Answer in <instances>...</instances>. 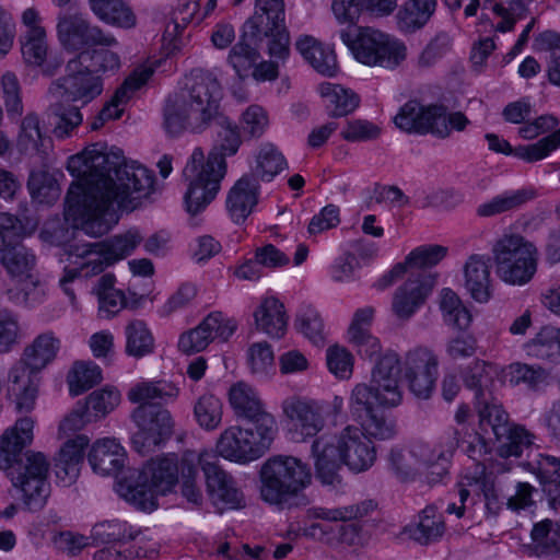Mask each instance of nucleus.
<instances>
[{
    "label": "nucleus",
    "instance_id": "63",
    "mask_svg": "<svg viewBox=\"0 0 560 560\" xmlns=\"http://www.w3.org/2000/svg\"><path fill=\"white\" fill-rule=\"evenodd\" d=\"M438 357L425 347H416L409 350L404 360L405 375L423 372H438Z\"/></svg>",
    "mask_w": 560,
    "mask_h": 560
},
{
    "label": "nucleus",
    "instance_id": "25",
    "mask_svg": "<svg viewBox=\"0 0 560 560\" xmlns=\"http://www.w3.org/2000/svg\"><path fill=\"white\" fill-rule=\"evenodd\" d=\"M247 36H262L284 24L283 0H256V11L245 22Z\"/></svg>",
    "mask_w": 560,
    "mask_h": 560
},
{
    "label": "nucleus",
    "instance_id": "30",
    "mask_svg": "<svg viewBox=\"0 0 560 560\" xmlns=\"http://www.w3.org/2000/svg\"><path fill=\"white\" fill-rule=\"evenodd\" d=\"M59 348L60 340L52 332L40 334L25 348L23 359L15 364H25L31 373L37 375L56 358Z\"/></svg>",
    "mask_w": 560,
    "mask_h": 560
},
{
    "label": "nucleus",
    "instance_id": "37",
    "mask_svg": "<svg viewBox=\"0 0 560 560\" xmlns=\"http://www.w3.org/2000/svg\"><path fill=\"white\" fill-rule=\"evenodd\" d=\"M509 383L524 385L534 393L542 392L550 384V372L541 365L513 362L506 369Z\"/></svg>",
    "mask_w": 560,
    "mask_h": 560
},
{
    "label": "nucleus",
    "instance_id": "22",
    "mask_svg": "<svg viewBox=\"0 0 560 560\" xmlns=\"http://www.w3.org/2000/svg\"><path fill=\"white\" fill-rule=\"evenodd\" d=\"M258 195L259 183L254 176L245 174L234 184L226 199V208L234 222L246 220L258 202Z\"/></svg>",
    "mask_w": 560,
    "mask_h": 560
},
{
    "label": "nucleus",
    "instance_id": "24",
    "mask_svg": "<svg viewBox=\"0 0 560 560\" xmlns=\"http://www.w3.org/2000/svg\"><path fill=\"white\" fill-rule=\"evenodd\" d=\"M126 453L115 439H102L94 443L89 453L92 469L102 475H116L125 465Z\"/></svg>",
    "mask_w": 560,
    "mask_h": 560
},
{
    "label": "nucleus",
    "instance_id": "57",
    "mask_svg": "<svg viewBox=\"0 0 560 560\" xmlns=\"http://www.w3.org/2000/svg\"><path fill=\"white\" fill-rule=\"evenodd\" d=\"M222 413L223 405L214 395H202L194 406V416L197 423L208 431H212L220 425Z\"/></svg>",
    "mask_w": 560,
    "mask_h": 560
},
{
    "label": "nucleus",
    "instance_id": "48",
    "mask_svg": "<svg viewBox=\"0 0 560 560\" xmlns=\"http://www.w3.org/2000/svg\"><path fill=\"white\" fill-rule=\"evenodd\" d=\"M479 427L486 434L492 433L494 439L506 432L512 423L509 413L495 399H480L478 402Z\"/></svg>",
    "mask_w": 560,
    "mask_h": 560
},
{
    "label": "nucleus",
    "instance_id": "60",
    "mask_svg": "<svg viewBox=\"0 0 560 560\" xmlns=\"http://www.w3.org/2000/svg\"><path fill=\"white\" fill-rule=\"evenodd\" d=\"M453 47V38L445 31L438 32L423 48L418 57L417 66L429 69L444 58Z\"/></svg>",
    "mask_w": 560,
    "mask_h": 560
},
{
    "label": "nucleus",
    "instance_id": "50",
    "mask_svg": "<svg viewBox=\"0 0 560 560\" xmlns=\"http://www.w3.org/2000/svg\"><path fill=\"white\" fill-rule=\"evenodd\" d=\"M319 93L328 101V108L332 117L347 116L360 103V98L354 92L328 82L319 85Z\"/></svg>",
    "mask_w": 560,
    "mask_h": 560
},
{
    "label": "nucleus",
    "instance_id": "1",
    "mask_svg": "<svg viewBox=\"0 0 560 560\" xmlns=\"http://www.w3.org/2000/svg\"><path fill=\"white\" fill-rule=\"evenodd\" d=\"M221 84L209 71H194L184 85L165 101L163 127L167 135L178 137L185 131L201 133L217 120L220 129L206 160L201 148L194 149L183 176L188 184L186 209L191 214L202 211L217 196L226 173L228 156L237 153L242 138L238 127L219 114Z\"/></svg>",
    "mask_w": 560,
    "mask_h": 560
},
{
    "label": "nucleus",
    "instance_id": "11",
    "mask_svg": "<svg viewBox=\"0 0 560 560\" xmlns=\"http://www.w3.org/2000/svg\"><path fill=\"white\" fill-rule=\"evenodd\" d=\"M57 35L66 50L81 51L84 47L117 45V39L105 33L101 27L92 25L81 13L67 12L59 14Z\"/></svg>",
    "mask_w": 560,
    "mask_h": 560
},
{
    "label": "nucleus",
    "instance_id": "55",
    "mask_svg": "<svg viewBox=\"0 0 560 560\" xmlns=\"http://www.w3.org/2000/svg\"><path fill=\"white\" fill-rule=\"evenodd\" d=\"M137 537V533L121 521H106L94 525L92 538L95 544H124Z\"/></svg>",
    "mask_w": 560,
    "mask_h": 560
},
{
    "label": "nucleus",
    "instance_id": "40",
    "mask_svg": "<svg viewBox=\"0 0 560 560\" xmlns=\"http://www.w3.org/2000/svg\"><path fill=\"white\" fill-rule=\"evenodd\" d=\"M535 439L524 425L511 423L505 433L494 439L497 454L502 458L520 457L534 445Z\"/></svg>",
    "mask_w": 560,
    "mask_h": 560
},
{
    "label": "nucleus",
    "instance_id": "2",
    "mask_svg": "<svg viewBox=\"0 0 560 560\" xmlns=\"http://www.w3.org/2000/svg\"><path fill=\"white\" fill-rule=\"evenodd\" d=\"M67 168L78 183L68 190L66 218L93 237L106 234L118 222V210L137 209L153 189L151 171L102 142L70 156Z\"/></svg>",
    "mask_w": 560,
    "mask_h": 560
},
{
    "label": "nucleus",
    "instance_id": "27",
    "mask_svg": "<svg viewBox=\"0 0 560 560\" xmlns=\"http://www.w3.org/2000/svg\"><path fill=\"white\" fill-rule=\"evenodd\" d=\"M526 355L541 362L560 364V328L544 326L524 343Z\"/></svg>",
    "mask_w": 560,
    "mask_h": 560
},
{
    "label": "nucleus",
    "instance_id": "14",
    "mask_svg": "<svg viewBox=\"0 0 560 560\" xmlns=\"http://www.w3.org/2000/svg\"><path fill=\"white\" fill-rule=\"evenodd\" d=\"M281 408L290 421V431L295 441L314 438L325 427L323 408L314 400L290 396L282 401Z\"/></svg>",
    "mask_w": 560,
    "mask_h": 560
},
{
    "label": "nucleus",
    "instance_id": "15",
    "mask_svg": "<svg viewBox=\"0 0 560 560\" xmlns=\"http://www.w3.org/2000/svg\"><path fill=\"white\" fill-rule=\"evenodd\" d=\"M72 59L67 63V75L52 83L49 92L55 97H67L71 102L86 105L100 96L104 90L103 80L83 67L71 69Z\"/></svg>",
    "mask_w": 560,
    "mask_h": 560
},
{
    "label": "nucleus",
    "instance_id": "13",
    "mask_svg": "<svg viewBox=\"0 0 560 560\" xmlns=\"http://www.w3.org/2000/svg\"><path fill=\"white\" fill-rule=\"evenodd\" d=\"M229 398L235 413L249 420L262 440L273 439L277 431L276 420L265 410L264 404L253 387L240 382L231 387Z\"/></svg>",
    "mask_w": 560,
    "mask_h": 560
},
{
    "label": "nucleus",
    "instance_id": "56",
    "mask_svg": "<svg viewBox=\"0 0 560 560\" xmlns=\"http://www.w3.org/2000/svg\"><path fill=\"white\" fill-rule=\"evenodd\" d=\"M450 446L452 452L455 447H462L464 453L476 462L490 452L486 439L477 432H469L467 428L454 429Z\"/></svg>",
    "mask_w": 560,
    "mask_h": 560
},
{
    "label": "nucleus",
    "instance_id": "58",
    "mask_svg": "<svg viewBox=\"0 0 560 560\" xmlns=\"http://www.w3.org/2000/svg\"><path fill=\"white\" fill-rule=\"evenodd\" d=\"M21 51L24 61L30 66H42L47 57L48 46L45 28L26 31L21 39Z\"/></svg>",
    "mask_w": 560,
    "mask_h": 560
},
{
    "label": "nucleus",
    "instance_id": "17",
    "mask_svg": "<svg viewBox=\"0 0 560 560\" xmlns=\"http://www.w3.org/2000/svg\"><path fill=\"white\" fill-rule=\"evenodd\" d=\"M236 324L225 318L222 313L209 314L196 328L184 332L178 340V348L184 353L205 350L215 338L228 340L235 331Z\"/></svg>",
    "mask_w": 560,
    "mask_h": 560
},
{
    "label": "nucleus",
    "instance_id": "12",
    "mask_svg": "<svg viewBox=\"0 0 560 560\" xmlns=\"http://www.w3.org/2000/svg\"><path fill=\"white\" fill-rule=\"evenodd\" d=\"M208 494L214 505L229 509L245 506V497L234 478L219 466L218 455L210 451L199 453Z\"/></svg>",
    "mask_w": 560,
    "mask_h": 560
},
{
    "label": "nucleus",
    "instance_id": "21",
    "mask_svg": "<svg viewBox=\"0 0 560 560\" xmlns=\"http://www.w3.org/2000/svg\"><path fill=\"white\" fill-rule=\"evenodd\" d=\"M316 476L325 485H334L343 464V454L339 447V434H323L313 441L311 448Z\"/></svg>",
    "mask_w": 560,
    "mask_h": 560
},
{
    "label": "nucleus",
    "instance_id": "51",
    "mask_svg": "<svg viewBox=\"0 0 560 560\" xmlns=\"http://www.w3.org/2000/svg\"><path fill=\"white\" fill-rule=\"evenodd\" d=\"M445 533L443 515L434 506H427L419 515V523L411 532L412 538L421 545H429L442 538Z\"/></svg>",
    "mask_w": 560,
    "mask_h": 560
},
{
    "label": "nucleus",
    "instance_id": "64",
    "mask_svg": "<svg viewBox=\"0 0 560 560\" xmlns=\"http://www.w3.org/2000/svg\"><path fill=\"white\" fill-rule=\"evenodd\" d=\"M559 147L560 128L551 135L540 139L536 143L516 147L514 149V155L532 163L545 159L550 152Z\"/></svg>",
    "mask_w": 560,
    "mask_h": 560
},
{
    "label": "nucleus",
    "instance_id": "44",
    "mask_svg": "<svg viewBox=\"0 0 560 560\" xmlns=\"http://www.w3.org/2000/svg\"><path fill=\"white\" fill-rule=\"evenodd\" d=\"M288 168V162L282 152L272 143H262L255 156L253 173L257 180L270 182L280 172Z\"/></svg>",
    "mask_w": 560,
    "mask_h": 560
},
{
    "label": "nucleus",
    "instance_id": "52",
    "mask_svg": "<svg viewBox=\"0 0 560 560\" xmlns=\"http://www.w3.org/2000/svg\"><path fill=\"white\" fill-rule=\"evenodd\" d=\"M198 466L199 453L186 451L180 459L182 494L195 505H200L203 500L201 489L196 483Z\"/></svg>",
    "mask_w": 560,
    "mask_h": 560
},
{
    "label": "nucleus",
    "instance_id": "61",
    "mask_svg": "<svg viewBox=\"0 0 560 560\" xmlns=\"http://www.w3.org/2000/svg\"><path fill=\"white\" fill-rule=\"evenodd\" d=\"M388 466L394 476L402 482L413 480L418 472L412 448L392 447L388 454Z\"/></svg>",
    "mask_w": 560,
    "mask_h": 560
},
{
    "label": "nucleus",
    "instance_id": "62",
    "mask_svg": "<svg viewBox=\"0 0 560 560\" xmlns=\"http://www.w3.org/2000/svg\"><path fill=\"white\" fill-rule=\"evenodd\" d=\"M360 423L365 435L376 440H389L397 433L396 421L380 409L363 418Z\"/></svg>",
    "mask_w": 560,
    "mask_h": 560
},
{
    "label": "nucleus",
    "instance_id": "4",
    "mask_svg": "<svg viewBox=\"0 0 560 560\" xmlns=\"http://www.w3.org/2000/svg\"><path fill=\"white\" fill-rule=\"evenodd\" d=\"M180 463L175 455L150 459L139 470L129 471L117 482V492L126 502L144 512L158 508V495L172 491L178 481Z\"/></svg>",
    "mask_w": 560,
    "mask_h": 560
},
{
    "label": "nucleus",
    "instance_id": "3",
    "mask_svg": "<svg viewBox=\"0 0 560 560\" xmlns=\"http://www.w3.org/2000/svg\"><path fill=\"white\" fill-rule=\"evenodd\" d=\"M34 420L22 417L0 436V469L22 493L30 511L42 510L50 493L49 462L40 452L23 450L33 441Z\"/></svg>",
    "mask_w": 560,
    "mask_h": 560
},
{
    "label": "nucleus",
    "instance_id": "18",
    "mask_svg": "<svg viewBox=\"0 0 560 560\" xmlns=\"http://www.w3.org/2000/svg\"><path fill=\"white\" fill-rule=\"evenodd\" d=\"M435 284L433 275L427 271L411 272L393 298V312L400 319H409L422 305Z\"/></svg>",
    "mask_w": 560,
    "mask_h": 560
},
{
    "label": "nucleus",
    "instance_id": "6",
    "mask_svg": "<svg viewBox=\"0 0 560 560\" xmlns=\"http://www.w3.org/2000/svg\"><path fill=\"white\" fill-rule=\"evenodd\" d=\"M340 38L359 62L370 67L393 70L407 57L402 42L372 27L341 30Z\"/></svg>",
    "mask_w": 560,
    "mask_h": 560
},
{
    "label": "nucleus",
    "instance_id": "54",
    "mask_svg": "<svg viewBox=\"0 0 560 560\" xmlns=\"http://www.w3.org/2000/svg\"><path fill=\"white\" fill-rule=\"evenodd\" d=\"M102 371L94 363L75 362L67 381L72 396H79L102 381Z\"/></svg>",
    "mask_w": 560,
    "mask_h": 560
},
{
    "label": "nucleus",
    "instance_id": "16",
    "mask_svg": "<svg viewBox=\"0 0 560 560\" xmlns=\"http://www.w3.org/2000/svg\"><path fill=\"white\" fill-rule=\"evenodd\" d=\"M270 441L262 440L260 435L254 433L253 429L230 427L221 433L217 442V451L226 459L246 463L260 457L264 447Z\"/></svg>",
    "mask_w": 560,
    "mask_h": 560
},
{
    "label": "nucleus",
    "instance_id": "34",
    "mask_svg": "<svg viewBox=\"0 0 560 560\" xmlns=\"http://www.w3.org/2000/svg\"><path fill=\"white\" fill-rule=\"evenodd\" d=\"M256 326L259 330L273 338H281L287 329L284 305L276 298L269 296L261 301L254 312Z\"/></svg>",
    "mask_w": 560,
    "mask_h": 560
},
{
    "label": "nucleus",
    "instance_id": "28",
    "mask_svg": "<svg viewBox=\"0 0 560 560\" xmlns=\"http://www.w3.org/2000/svg\"><path fill=\"white\" fill-rule=\"evenodd\" d=\"M295 47L318 73L327 77H334L337 73L338 66L334 50L325 47L313 36H301Z\"/></svg>",
    "mask_w": 560,
    "mask_h": 560
},
{
    "label": "nucleus",
    "instance_id": "9",
    "mask_svg": "<svg viewBox=\"0 0 560 560\" xmlns=\"http://www.w3.org/2000/svg\"><path fill=\"white\" fill-rule=\"evenodd\" d=\"M492 253L498 276L509 284L524 285L537 271L538 250L518 234L503 235Z\"/></svg>",
    "mask_w": 560,
    "mask_h": 560
},
{
    "label": "nucleus",
    "instance_id": "39",
    "mask_svg": "<svg viewBox=\"0 0 560 560\" xmlns=\"http://www.w3.org/2000/svg\"><path fill=\"white\" fill-rule=\"evenodd\" d=\"M436 4L438 0H408L396 15L398 27L405 33L422 28L434 14Z\"/></svg>",
    "mask_w": 560,
    "mask_h": 560
},
{
    "label": "nucleus",
    "instance_id": "49",
    "mask_svg": "<svg viewBox=\"0 0 560 560\" xmlns=\"http://www.w3.org/2000/svg\"><path fill=\"white\" fill-rule=\"evenodd\" d=\"M126 353L136 359L143 358L154 351V338L147 324L133 319L125 328Z\"/></svg>",
    "mask_w": 560,
    "mask_h": 560
},
{
    "label": "nucleus",
    "instance_id": "53",
    "mask_svg": "<svg viewBox=\"0 0 560 560\" xmlns=\"http://www.w3.org/2000/svg\"><path fill=\"white\" fill-rule=\"evenodd\" d=\"M440 307L444 322L458 329H467L471 323V314L462 303L458 295L451 289L441 292Z\"/></svg>",
    "mask_w": 560,
    "mask_h": 560
},
{
    "label": "nucleus",
    "instance_id": "23",
    "mask_svg": "<svg viewBox=\"0 0 560 560\" xmlns=\"http://www.w3.org/2000/svg\"><path fill=\"white\" fill-rule=\"evenodd\" d=\"M528 465L544 488L549 508L560 512V457L540 453Z\"/></svg>",
    "mask_w": 560,
    "mask_h": 560
},
{
    "label": "nucleus",
    "instance_id": "31",
    "mask_svg": "<svg viewBox=\"0 0 560 560\" xmlns=\"http://www.w3.org/2000/svg\"><path fill=\"white\" fill-rule=\"evenodd\" d=\"M10 390L16 397L20 412H28L34 408L37 396V375L28 371L25 364H14L9 373Z\"/></svg>",
    "mask_w": 560,
    "mask_h": 560
},
{
    "label": "nucleus",
    "instance_id": "19",
    "mask_svg": "<svg viewBox=\"0 0 560 560\" xmlns=\"http://www.w3.org/2000/svg\"><path fill=\"white\" fill-rule=\"evenodd\" d=\"M343 464L352 471H365L376 460V450L369 436L358 427L348 425L339 433Z\"/></svg>",
    "mask_w": 560,
    "mask_h": 560
},
{
    "label": "nucleus",
    "instance_id": "36",
    "mask_svg": "<svg viewBox=\"0 0 560 560\" xmlns=\"http://www.w3.org/2000/svg\"><path fill=\"white\" fill-rule=\"evenodd\" d=\"M465 287L472 299L487 302L490 298V272L485 256L471 255L464 266Z\"/></svg>",
    "mask_w": 560,
    "mask_h": 560
},
{
    "label": "nucleus",
    "instance_id": "43",
    "mask_svg": "<svg viewBox=\"0 0 560 560\" xmlns=\"http://www.w3.org/2000/svg\"><path fill=\"white\" fill-rule=\"evenodd\" d=\"M83 67L93 74L116 72L120 68V57L109 49H84L72 58L71 69Z\"/></svg>",
    "mask_w": 560,
    "mask_h": 560
},
{
    "label": "nucleus",
    "instance_id": "5",
    "mask_svg": "<svg viewBox=\"0 0 560 560\" xmlns=\"http://www.w3.org/2000/svg\"><path fill=\"white\" fill-rule=\"evenodd\" d=\"M143 241L139 230L130 229L100 243L70 245L69 255L81 258L79 268H66L59 283L72 304L75 303L74 290L70 287L78 277L90 278L131 255Z\"/></svg>",
    "mask_w": 560,
    "mask_h": 560
},
{
    "label": "nucleus",
    "instance_id": "38",
    "mask_svg": "<svg viewBox=\"0 0 560 560\" xmlns=\"http://www.w3.org/2000/svg\"><path fill=\"white\" fill-rule=\"evenodd\" d=\"M178 393L179 389L171 382H141L129 389L127 397L131 402L142 406L173 401L177 398Z\"/></svg>",
    "mask_w": 560,
    "mask_h": 560
},
{
    "label": "nucleus",
    "instance_id": "32",
    "mask_svg": "<svg viewBox=\"0 0 560 560\" xmlns=\"http://www.w3.org/2000/svg\"><path fill=\"white\" fill-rule=\"evenodd\" d=\"M92 12L104 23L125 30L137 25V15L125 0H89Z\"/></svg>",
    "mask_w": 560,
    "mask_h": 560
},
{
    "label": "nucleus",
    "instance_id": "10",
    "mask_svg": "<svg viewBox=\"0 0 560 560\" xmlns=\"http://www.w3.org/2000/svg\"><path fill=\"white\" fill-rule=\"evenodd\" d=\"M137 431L131 438L133 450L142 456L154 452L155 447L170 439L174 421L171 412L160 404H144L131 412Z\"/></svg>",
    "mask_w": 560,
    "mask_h": 560
},
{
    "label": "nucleus",
    "instance_id": "26",
    "mask_svg": "<svg viewBox=\"0 0 560 560\" xmlns=\"http://www.w3.org/2000/svg\"><path fill=\"white\" fill-rule=\"evenodd\" d=\"M0 264L11 279L37 272V257L34 250L18 241L0 246Z\"/></svg>",
    "mask_w": 560,
    "mask_h": 560
},
{
    "label": "nucleus",
    "instance_id": "46",
    "mask_svg": "<svg viewBox=\"0 0 560 560\" xmlns=\"http://www.w3.org/2000/svg\"><path fill=\"white\" fill-rule=\"evenodd\" d=\"M375 404L389 407L372 384L359 383L352 388L349 397V411L354 420L360 422L363 418L377 410Z\"/></svg>",
    "mask_w": 560,
    "mask_h": 560
},
{
    "label": "nucleus",
    "instance_id": "33",
    "mask_svg": "<svg viewBox=\"0 0 560 560\" xmlns=\"http://www.w3.org/2000/svg\"><path fill=\"white\" fill-rule=\"evenodd\" d=\"M153 74L150 67H141L136 69L118 88L110 101L104 105L100 112L107 120L117 119L121 116L122 109L120 105L127 103L131 95L142 88Z\"/></svg>",
    "mask_w": 560,
    "mask_h": 560
},
{
    "label": "nucleus",
    "instance_id": "42",
    "mask_svg": "<svg viewBox=\"0 0 560 560\" xmlns=\"http://www.w3.org/2000/svg\"><path fill=\"white\" fill-rule=\"evenodd\" d=\"M48 124L57 138L63 139L71 135L83 120L79 107L56 101L49 105L46 112Z\"/></svg>",
    "mask_w": 560,
    "mask_h": 560
},
{
    "label": "nucleus",
    "instance_id": "45",
    "mask_svg": "<svg viewBox=\"0 0 560 560\" xmlns=\"http://www.w3.org/2000/svg\"><path fill=\"white\" fill-rule=\"evenodd\" d=\"M262 36H247L245 25L243 35L229 54V63L233 67L240 78L247 75V72L257 63L260 58L257 45Z\"/></svg>",
    "mask_w": 560,
    "mask_h": 560
},
{
    "label": "nucleus",
    "instance_id": "29",
    "mask_svg": "<svg viewBox=\"0 0 560 560\" xmlns=\"http://www.w3.org/2000/svg\"><path fill=\"white\" fill-rule=\"evenodd\" d=\"M536 197L537 191L533 187L508 190L479 205L476 209V213L481 218H490L501 213L516 211Z\"/></svg>",
    "mask_w": 560,
    "mask_h": 560
},
{
    "label": "nucleus",
    "instance_id": "47",
    "mask_svg": "<svg viewBox=\"0 0 560 560\" xmlns=\"http://www.w3.org/2000/svg\"><path fill=\"white\" fill-rule=\"evenodd\" d=\"M373 510L371 501H363L358 504L339 506V508H325L314 506L307 510V516L314 520L329 523H346L357 521L366 516Z\"/></svg>",
    "mask_w": 560,
    "mask_h": 560
},
{
    "label": "nucleus",
    "instance_id": "8",
    "mask_svg": "<svg viewBox=\"0 0 560 560\" xmlns=\"http://www.w3.org/2000/svg\"><path fill=\"white\" fill-rule=\"evenodd\" d=\"M394 122L402 131L419 135L431 133L440 139H446L452 131L462 132L470 124L462 112L448 113L444 105L423 106L417 101L404 104Z\"/></svg>",
    "mask_w": 560,
    "mask_h": 560
},
{
    "label": "nucleus",
    "instance_id": "41",
    "mask_svg": "<svg viewBox=\"0 0 560 560\" xmlns=\"http://www.w3.org/2000/svg\"><path fill=\"white\" fill-rule=\"evenodd\" d=\"M532 542L528 546L537 557H552L560 552V525L551 520H544L534 525Z\"/></svg>",
    "mask_w": 560,
    "mask_h": 560
},
{
    "label": "nucleus",
    "instance_id": "20",
    "mask_svg": "<svg viewBox=\"0 0 560 560\" xmlns=\"http://www.w3.org/2000/svg\"><path fill=\"white\" fill-rule=\"evenodd\" d=\"M400 372L399 355L392 350L381 355L372 370L371 384L376 387L378 395L389 407L398 406L402 399L399 386Z\"/></svg>",
    "mask_w": 560,
    "mask_h": 560
},
{
    "label": "nucleus",
    "instance_id": "59",
    "mask_svg": "<svg viewBox=\"0 0 560 560\" xmlns=\"http://www.w3.org/2000/svg\"><path fill=\"white\" fill-rule=\"evenodd\" d=\"M120 402V393L113 387L92 392L83 404L89 410L90 419L100 420L112 412Z\"/></svg>",
    "mask_w": 560,
    "mask_h": 560
},
{
    "label": "nucleus",
    "instance_id": "7",
    "mask_svg": "<svg viewBox=\"0 0 560 560\" xmlns=\"http://www.w3.org/2000/svg\"><path fill=\"white\" fill-rule=\"evenodd\" d=\"M260 479L262 500L271 504H282L298 497L311 483L312 475L301 459L276 456L262 465Z\"/></svg>",
    "mask_w": 560,
    "mask_h": 560
},
{
    "label": "nucleus",
    "instance_id": "35",
    "mask_svg": "<svg viewBox=\"0 0 560 560\" xmlns=\"http://www.w3.org/2000/svg\"><path fill=\"white\" fill-rule=\"evenodd\" d=\"M13 280L15 284L4 291L8 301L13 305L34 307L45 300L46 289L38 272Z\"/></svg>",
    "mask_w": 560,
    "mask_h": 560
}]
</instances>
